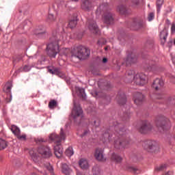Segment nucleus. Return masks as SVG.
Masks as SVG:
<instances>
[{"instance_id":"15","label":"nucleus","mask_w":175,"mask_h":175,"mask_svg":"<svg viewBox=\"0 0 175 175\" xmlns=\"http://www.w3.org/2000/svg\"><path fill=\"white\" fill-rule=\"evenodd\" d=\"M79 165L81 169L87 170L90 167V164L88 163V161L86 159H81L79 161Z\"/></svg>"},{"instance_id":"40","label":"nucleus","mask_w":175,"mask_h":175,"mask_svg":"<svg viewBox=\"0 0 175 175\" xmlns=\"http://www.w3.org/2000/svg\"><path fill=\"white\" fill-rule=\"evenodd\" d=\"M102 9H103V5H100L96 10V14H99V13H102Z\"/></svg>"},{"instance_id":"31","label":"nucleus","mask_w":175,"mask_h":175,"mask_svg":"<svg viewBox=\"0 0 175 175\" xmlns=\"http://www.w3.org/2000/svg\"><path fill=\"white\" fill-rule=\"evenodd\" d=\"M76 25H77V20L76 19L70 21L68 23V27H70V28H75Z\"/></svg>"},{"instance_id":"13","label":"nucleus","mask_w":175,"mask_h":175,"mask_svg":"<svg viewBox=\"0 0 175 175\" xmlns=\"http://www.w3.org/2000/svg\"><path fill=\"white\" fill-rule=\"evenodd\" d=\"M144 100V96L143 94L138 92L134 96V103L135 105H140Z\"/></svg>"},{"instance_id":"20","label":"nucleus","mask_w":175,"mask_h":175,"mask_svg":"<svg viewBox=\"0 0 175 175\" xmlns=\"http://www.w3.org/2000/svg\"><path fill=\"white\" fill-rule=\"evenodd\" d=\"M29 154L33 162H38L39 161V154L36 153V151L31 150L29 151Z\"/></svg>"},{"instance_id":"17","label":"nucleus","mask_w":175,"mask_h":175,"mask_svg":"<svg viewBox=\"0 0 175 175\" xmlns=\"http://www.w3.org/2000/svg\"><path fill=\"white\" fill-rule=\"evenodd\" d=\"M62 172L64 174L69 175L72 173V169L66 163H63L62 165Z\"/></svg>"},{"instance_id":"22","label":"nucleus","mask_w":175,"mask_h":175,"mask_svg":"<svg viewBox=\"0 0 175 175\" xmlns=\"http://www.w3.org/2000/svg\"><path fill=\"white\" fill-rule=\"evenodd\" d=\"M11 131H12V133H14V135H15V136H16V135H18L19 133H21L20 129L18 127H17V126H16V125H12L11 126Z\"/></svg>"},{"instance_id":"5","label":"nucleus","mask_w":175,"mask_h":175,"mask_svg":"<svg viewBox=\"0 0 175 175\" xmlns=\"http://www.w3.org/2000/svg\"><path fill=\"white\" fill-rule=\"evenodd\" d=\"M144 148L148 152H157V151H159V146H158V144L155 141L148 142L145 144Z\"/></svg>"},{"instance_id":"34","label":"nucleus","mask_w":175,"mask_h":175,"mask_svg":"<svg viewBox=\"0 0 175 175\" xmlns=\"http://www.w3.org/2000/svg\"><path fill=\"white\" fill-rule=\"evenodd\" d=\"M46 169H47V170H49V172H50V173H53V166H51V165H50V163H47L45 165Z\"/></svg>"},{"instance_id":"39","label":"nucleus","mask_w":175,"mask_h":175,"mask_svg":"<svg viewBox=\"0 0 175 175\" xmlns=\"http://www.w3.org/2000/svg\"><path fill=\"white\" fill-rule=\"evenodd\" d=\"M24 72H29L31 70V67L29 66H25L23 67Z\"/></svg>"},{"instance_id":"35","label":"nucleus","mask_w":175,"mask_h":175,"mask_svg":"<svg viewBox=\"0 0 175 175\" xmlns=\"http://www.w3.org/2000/svg\"><path fill=\"white\" fill-rule=\"evenodd\" d=\"M48 18H49V20H51V21H54V20H55V18H56V16H54L53 14H51V12H49Z\"/></svg>"},{"instance_id":"28","label":"nucleus","mask_w":175,"mask_h":175,"mask_svg":"<svg viewBox=\"0 0 175 175\" xmlns=\"http://www.w3.org/2000/svg\"><path fill=\"white\" fill-rule=\"evenodd\" d=\"M166 167H167V165L162 164L155 168V172H162V170H165Z\"/></svg>"},{"instance_id":"36","label":"nucleus","mask_w":175,"mask_h":175,"mask_svg":"<svg viewBox=\"0 0 175 175\" xmlns=\"http://www.w3.org/2000/svg\"><path fill=\"white\" fill-rule=\"evenodd\" d=\"M131 171L133 172L135 174H137L140 172L139 170V169H137V167H131Z\"/></svg>"},{"instance_id":"18","label":"nucleus","mask_w":175,"mask_h":175,"mask_svg":"<svg viewBox=\"0 0 175 175\" xmlns=\"http://www.w3.org/2000/svg\"><path fill=\"white\" fill-rule=\"evenodd\" d=\"M115 148H125V142L121 141V139H117L114 141Z\"/></svg>"},{"instance_id":"44","label":"nucleus","mask_w":175,"mask_h":175,"mask_svg":"<svg viewBox=\"0 0 175 175\" xmlns=\"http://www.w3.org/2000/svg\"><path fill=\"white\" fill-rule=\"evenodd\" d=\"M122 103L119 102V103L120 105H124V104L126 103V99L125 98H122Z\"/></svg>"},{"instance_id":"37","label":"nucleus","mask_w":175,"mask_h":175,"mask_svg":"<svg viewBox=\"0 0 175 175\" xmlns=\"http://www.w3.org/2000/svg\"><path fill=\"white\" fill-rule=\"evenodd\" d=\"M48 72L49 73H51V75H55V73H57V69H53H53L49 68Z\"/></svg>"},{"instance_id":"53","label":"nucleus","mask_w":175,"mask_h":175,"mask_svg":"<svg viewBox=\"0 0 175 175\" xmlns=\"http://www.w3.org/2000/svg\"><path fill=\"white\" fill-rule=\"evenodd\" d=\"M12 101V99H10L8 102H11Z\"/></svg>"},{"instance_id":"41","label":"nucleus","mask_w":175,"mask_h":175,"mask_svg":"<svg viewBox=\"0 0 175 175\" xmlns=\"http://www.w3.org/2000/svg\"><path fill=\"white\" fill-rule=\"evenodd\" d=\"M171 32H172V33H175V24L174 23L172 24Z\"/></svg>"},{"instance_id":"16","label":"nucleus","mask_w":175,"mask_h":175,"mask_svg":"<svg viewBox=\"0 0 175 175\" xmlns=\"http://www.w3.org/2000/svg\"><path fill=\"white\" fill-rule=\"evenodd\" d=\"M160 39L161 44H165V43H166V39H167V29L164 28V29L160 32Z\"/></svg>"},{"instance_id":"50","label":"nucleus","mask_w":175,"mask_h":175,"mask_svg":"<svg viewBox=\"0 0 175 175\" xmlns=\"http://www.w3.org/2000/svg\"><path fill=\"white\" fill-rule=\"evenodd\" d=\"M61 5H64V6H66V5H65V3H64V1H62Z\"/></svg>"},{"instance_id":"42","label":"nucleus","mask_w":175,"mask_h":175,"mask_svg":"<svg viewBox=\"0 0 175 175\" xmlns=\"http://www.w3.org/2000/svg\"><path fill=\"white\" fill-rule=\"evenodd\" d=\"M139 5V0H135L133 1V6H137Z\"/></svg>"},{"instance_id":"47","label":"nucleus","mask_w":175,"mask_h":175,"mask_svg":"<svg viewBox=\"0 0 175 175\" xmlns=\"http://www.w3.org/2000/svg\"><path fill=\"white\" fill-rule=\"evenodd\" d=\"M103 64H106V62H107V59L106 57H104L103 59Z\"/></svg>"},{"instance_id":"8","label":"nucleus","mask_w":175,"mask_h":175,"mask_svg":"<svg viewBox=\"0 0 175 175\" xmlns=\"http://www.w3.org/2000/svg\"><path fill=\"white\" fill-rule=\"evenodd\" d=\"M151 129H152V126L151 125V123H150V122L147 120H145L142 122V125L139 129V132L141 133H147L148 132H150Z\"/></svg>"},{"instance_id":"7","label":"nucleus","mask_w":175,"mask_h":175,"mask_svg":"<svg viewBox=\"0 0 175 175\" xmlns=\"http://www.w3.org/2000/svg\"><path fill=\"white\" fill-rule=\"evenodd\" d=\"M38 151L43 158H50L53 155L51 149L49 146L40 147Z\"/></svg>"},{"instance_id":"19","label":"nucleus","mask_w":175,"mask_h":175,"mask_svg":"<svg viewBox=\"0 0 175 175\" xmlns=\"http://www.w3.org/2000/svg\"><path fill=\"white\" fill-rule=\"evenodd\" d=\"M81 8L83 10H90L91 3L88 0H82Z\"/></svg>"},{"instance_id":"3","label":"nucleus","mask_w":175,"mask_h":175,"mask_svg":"<svg viewBox=\"0 0 175 175\" xmlns=\"http://www.w3.org/2000/svg\"><path fill=\"white\" fill-rule=\"evenodd\" d=\"M47 54L50 58H55L58 53H59V45L57 42H51L47 45Z\"/></svg>"},{"instance_id":"52","label":"nucleus","mask_w":175,"mask_h":175,"mask_svg":"<svg viewBox=\"0 0 175 175\" xmlns=\"http://www.w3.org/2000/svg\"><path fill=\"white\" fill-rule=\"evenodd\" d=\"M84 135H87V132H85V133H84Z\"/></svg>"},{"instance_id":"25","label":"nucleus","mask_w":175,"mask_h":175,"mask_svg":"<svg viewBox=\"0 0 175 175\" xmlns=\"http://www.w3.org/2000/svg\"><path fill=\"white\" fill-rule=\"evenodd\" d=\"M118 10L120 14H125L126 13V7L125 5H119Z\"/></svg>"},{"instance_id":"12","label":"nucleus","mask_w":175,"mask_h":175,"mask_svg":"<svg viewBox=\"0 0 175 175\" xmlns=\"http://www.w3.org/2000/svg\"><path fill=\"white\" fill-rule=\"evenodd\" d=\"M103 21L105 24H113L114 22L113 14L110 12H106L103 16Z\"/></svg>"},{"instance_id":"43","label":"nucleus","mask_w":175,"mask_h":175,"mask_svg":"<svg viewBox=\"0 0 175 175\" xmlns=\"http://www.w3.org/2000/svg\"><path fill=\"white\" fill-rule=\"evenodd\" d=\"M163 175H174V173L172 171H168L167 172H165Z\"/></svg>"},{"instance_id":"11","label":"nucleus","mask_w":175,"mask_h":175,"mask_svg":"<svg viewBox=\"0 0 175 175\" xmlns=\"http://www.w3.org/2000/svg\"><path fill=\"white\" fill-rule=\"evenodd\" d=\"M163 84H164L163 79H156L152 83V88H154L156 91H158L161 90L162 87H163Z\"/></svg>"},{"instance_id":"24","label":"nucleus","mask_w":175,"mask_h":175,"mask_svg":"<svg viewBox=\"0 0 175 175\" xmlns=\"http://www.w3.org/2000/svg\"><path fill=\"white\" fill-rule=\"evenodd\" d=\"M163 2H165V0H157V9L158 13L161 12V9H162V5H163Z\"/></svg>"},{"instance_id":"45","label":"nucleus","mask_w":175,"mask_h":175,"mask_svg":"<svg viewBox=\"0 0 175 175\" xmlns=\"http://www.w3.org/2000/svg\"><path fill=\"white\" fill-rule=\"evenodd\" d=\"M160 124H162V122H161V121L157 122H156L157 126H161V128H163V126H162V125H160V126H159Z\"/></svg>"},{"instance_id":"26","label":"nucleus","mask_w":175,"mask_h":175,"mask_svg":"<svg viewBox=\"0 0 175 175\" xmlns=\"http://www.w3.org/2000/svg\"><path fill=\"white\" fill-rule=\"evenodd\" d=\"M65 154L67 157H72L75 152H73V148L72 147H69L67 150H66Z\"/></svg>"},{"instance_id":"9","label":"nucleus","mask_w":175,"mask_h":175,"mask_svg":"<svg viewBox=\"0 0 175 175\" xmlns=\"http://www.w3.org/2000/svg\"><path fill=\"white\" fill-rule=\"evenodd\" d=\"M104 151L102 148H97L96 149L95 153H94V157L97 161H99L100 162H103L106 161V157H105V154H103Z\"/></svg>"},{"instance_id":"10","label":"nucleus","mask_w":175,"mask_h":175,"mask_svg":"<svg viewBox=\"0 0 175 175\" xmlns=\"http://www.w3.org/2000/svg\"><path fill=\"white\" fill-rule=\"evenodd\" d=\"M88 28L93 32V33H99V29H98V25L94 21H89L88 22Z\"/></svg>"},{"instance_id":"29","label":"nucleus","mask_w":175,"mask_h":175,"mask_svg":"<svg viewBox=\"0 0 175 175\" xmlns=\"http://www.w3.org/2000/svg\"><path fill=\"white\" fill-rule=\"evenodd\" d=\"M110 137H111L110 135H109V133H105L100 137V140H102L103 142V143H105V142H106V140H110Z\"/></svg>"},{"instance_id":"33","label":"nucleus","mask_w":175,"mask_h":175,"mask_svg":"<svg viewBox=\"0 0 175 175\" xmlns=\"http://www.w3.org/2000/svg\"><path fill=\"white\" fill-rule=\"evenodd\" d=\"M155 18V14L154 12H150L148 15V21H152V20Z\"/></svg>"},{"instance_id":"30","label":"nucleus","mask_w":175,"mask_h":175,"mask_svg":"<svg viewBox=\"0 0 175 175\" xmlns=\"http://www.w3.org/2000/svg\"><path fill=\"white\" fill-rule=\"evenodd\" d=\"M57 107V101L55 100H52L49 103V107L51 109H54Z\"/></svg>"},{"instance_id":"54","label":"nucleus","mask_w":175,"mask_h":175,"mask_svg":"<svg viewBox=\"0 0 175 175\" xmlns=\"http://www.w3.org/2000/svg\"><path fill=\"white\" fill-rule=\"evenodd\" d=\"M105 50H107V47L105 48Z\"/></svg>"},{"instance_id":"23","label":"nucleus","mask_w":175,"mask_h":175,"mask_svg":"<svg viewBox=\"0 0 175 175\" xmlns=\"http://www.w3.org/2000/svg\"><path fill=\"white\" fill-rule=\"evenodd\" d=\"M92 173L94 175H100L102 174V171L100 170V168H99V167L96 165L92 169Z\"/></svg>"},{"instance_id":"21","label":"nucleus","mask_w":175,"mask_h":175,"mask_svg":"<svg viewBox=\"0 0 175 175\" xmlns=\"http://www.w3.org/2000/svg\"><path fill=\"white\" fill-rule=\"evenodd\" d=\"M111 159L112 161H113V162H116L117 163H120V162H121L122 161V158H121V157H120V155L116 154V153H113L111 157Z\"/></svg>"},{"instance_id":"49","label":"nucleus","mask_w":175,"mask_h":175,"mask_svg":"<svg viewBox=\"0 0 175 175\" xmlns=\"http://www.w3.org/2000/svg\"><path fill=\"white\" fill-rule=\"evenodd\" d=\"M166 23H167V24L169 25V24H170V21H169V19H167V20H166Z\"/></svg>"},{"instance_id":"48","label":"nucleus","mask_w":175,"mask_h":175,"mask_svg":"<svg viewBox=\"0 0 175 175\" xmlns=\"http://www.w3.org/2000/svg\"><path fill=\"white\" fill-rule=\"evenodd\" d=\"M38 142H44V139H43L41 138V139H38Z\"/></svg>"},{"instance_id":"32","label":"nucleus","mask_w":175,"mask_h":175,"mask_svg":"<svg viewBox=\"0 0 175 175\" xmlns=\"http://www.w3.org/2000/svg\"><path fill=\"white\" fill-rule=\"evenodd\" d=\"M6 146H8L6 144V141L0 139V150H3L4 148H6Z\"/></svg>"},{"instance_id":"6","label":"nucleus","mask_w":175,"mask_h":175,"mask_svg":"<svg viewBox=\"0 0 175 175\" xmlns=\"http://www.w3.org/2000/svg\"><path fill=\"white\" fill-rule=\"evenodd\" d=\"M133 82L137 85H144L147 83V76L144 73H138L133 77Z\"/></svg>"},{"instance_id":"46","label":"nucleus","mask_w":175,"mask_h":175,"mask_svg":"<svg viewBox=\"0 0 175 175\" xmlns=\"http://www.w3.org/2000/svg\"><path fill=\"white\" fill-rule=\"evenodd\" d=\"M60 51L63 53L64 55H66V51H68V49H62Z\"/></svg>"},{"instance_id":"51","label":"nucleus","mask_w":175,"mask_h":175,"mask_svg":"<svg viewBox=\"0 0 175 175\" xmlns=\"http://www.w3.org/2000/svg\"><path fill=\"white\" fill-rule=\"evenodd\" d=\"M72 1H74L75 2H77V1H79V0H72Z\"/></svg>"},{"instance_id":"4","label":"nucleus","mask_w":175,"mask_h":175,"mask_svg":"<svg viewBox=\"0 0 175 175\" xmlns=\"http://www.w3.org/2000/svg\"><path fill=\"white\" fill-rule=\"evenodd\" d=\"M81 114H83V109H81V107L77 101L74 100V107L71 112V118H73L74 121H76L77 118L81 117Z\"/></svg>"},{"instance_id":"2","label":"nucleus","mask_w":175,"mask_h":175,"mask_svg":"<svg viewBox=\"0 0 175 175\" xmlns=\"http://www.w3.org/2000/svg\"><path fill=\"white\" fill-rule=\"evenodd\" d=\"M72 57H75L79 59H83L85 57H90V49L83 46H78L72 51Z\"/></svg>"},{"instance_id":"14","label":"nucleus","mask_w":175,"mask_h":175,"mask_svg":"<svg viewBox=\"0 0 175 175\" xmlns=\"http://www.w3.org/2000/svg\"><path fill=\"white\" fill-rule=\"evenodd\" d=\"M75 90L78 96L82 98V99H86L87 95L85 94V90H84V88L76 87Z\"/></svg>"},{"instance_id":"27","label":"nucleus","mask_w":175,"mask_h":175,"mask_svg":"<svg viewBox=\"0 0 175 175\" xmlns=\"http://www.w3.org/2000/svg\"><path fill=\"white\" fill-rule=\"evenodd\" d=\"M16 136L18 140H21V141L27 140V135L25 134L21 135V133H19L16 134Z\"/></svg>"},{"instance_id":"1","label":"nucleus","mask_w":175,"mask_h":175,"mask_svg":"<svg viewBox=\"0 0 175 175\" xmlns=\"http://www.w3.org/2000/svg\"><path fill=\"white\" fill-rule=\"evenodd\" d=\"M68 126H69V125L66 124L64 130V129H61L60 136H58L55 133H53L49 136L50 140H51V142H54L56 144L54 146V152L57 158H61L62 157V154H64L62 146L59 143L60 142H62V140H65L66 137V132H68V131H66V128H68Z\"/></svg>"},{"instance_id":"38","label":"nucleus","mask_w":175,"mask_h":175,"mask_svg":"<svg viewBox=\"0 0 175 175\" xmlns=\"http://www.w3.org/2000/svg\"><path fill=\"white\" fill-rule=\"evenodd\" d=\"M5 88L7 91H10L12 90V83H9L5 85Z\"/></svg>"}]
</instances>
